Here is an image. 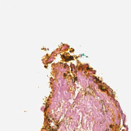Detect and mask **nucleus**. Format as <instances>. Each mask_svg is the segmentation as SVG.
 Returning a JSON list of instances; mask_svg holds the SVG:
<instances>
[{
    "instance_id": "nucleus-6",
    "label": "nucleus",
    "mask_w": 131,
    "mask_h": 131,
    "mask_svg": "<svg viewBox=\"0 0 131 131\" xmlns=\"http://www.w3.org/2000/svg\"><path fill=\"white\" fill-rule=\"evenodd\" d=\"M74 49H73V50H72V51H74Z\"/></svg>"
},
{
    "instance_id": "nucleus-1",
    "label": "nucleus",
    "mask_w": 131,
    "mask_h": 131,
    "mask_svg": "<svg viewBox=\"0 0 131 131\" xmlns=\"http://www.w3.org/2000/svg\"><path fill=\"white\" fill-rule=\"evenodd\" d=\"M69 58L71 60H73L74 58L73 56H70L69 57Z\"/></svg>"
},
{
    "instance_id": "nucleus-7",
    "label": "nucleus",
    "mask_w": 131,
    "mask_h": 131,
    "mask_svg": "<svg viewBox=\"0 0 131 131\" xmlns=\"http://www.w3.org/2000/svg\"><path fill=\"white\" fill-rule=\"evenodd\" d=\"M86 58H87V57H88V56H86Z\"/></svg>"
},
{
    "instance_id": "nucleus-2",
    "label": "nucleus",
    "mask_w": 131,
    "mask_h": 131,
    "mask_svg": "<svg viewBox=\"0 0 131 131\" xmlns=\"http://www.w3.org/2000/svg\"><path fill=\"white\" fill-rule=\"evenodd\" d=\"M66 59V61H69L70 60V59L69 58H66L65 59Z\"/></svg>"
},
{
    "instance_id": "nucleus-5",
    "label": "nucleus",
    "mask_w": 131,
    "mask_h": 131,
    "mask_svg": "<svg viewBox=\"0 0 131 131\" xmlns=\"http://www.w3.org/2000/svg\"><path fill=\"white\" fill-rule=\"evenodd\" d=\"M108 131V129H107L106 130V131Z\"/></svg>"
},
{
    "instance_id": "nucleus-4",
    "label": "nucleus",
    "mask_w": 131,
    "mask_h": 131,
    "mask_svg": "<svg viewBox=\"0 0 131 131\" xmlns=\"http://www.w3.org/2000/svg\"><path fill=\"white\" fill-rule=\"evenodd\" d=\"M84 56V54H81V56L82 57V56Z\"/></svg>"
},
{
    "instance_id": "nucleus-3",
    "label": "nucleus",
    "mask_w": 131,
    "mask_h": 131,
    "mask_svg": "<svg viewBox=\"0 0 131 131\" xmlns=\"http://www.w3.org/2000/svg\"><path fill=\"white\" fill-rule=\"evenodd\" d=\"M62 57H63V58H64V59H65L66 58V57L64 55H63L62 56Z\"/></svg>"
}]
</instances>
